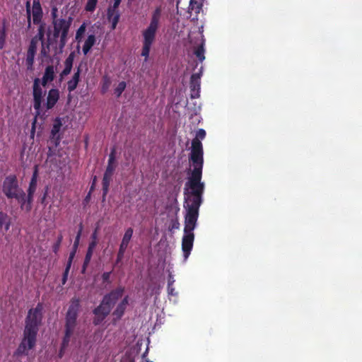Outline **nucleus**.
Here are the masks:
<instances>
[{
    "instance_id": "nucleus-1",
    "label": "nucleus",
    "mask_w": 362,
    "mask_h": 362,
    "mask_svg": "<svg viewBox=\"0 0 362 362\" xmlns=\"http://www.w3.org/2000/svg\"><path fill=\"white\" fill-rule=\"evenodd\" d=\"M205 136V130L199 129L196 133L195 138L192 141L189 161L193 165V170L184 188V194L186 197L185 202L189 201L186 206L184 235L182 238V250L185 259L189 257L193 247L194 240L193 231L197 226L199 210L202 203V195L204 191V184L201 182L204 165V151L200 140L204 139Z\"/></svg>"
},
{
    "instance_id": "nucleus-2",
    "label": "nucleus",
    "mask_w": 362,
    "mask_h": 362,
    "mask_svg": "<svg viewBox=\"0 0 362 362\" xmlns=\"http://www.w3.org/2000/svg\"><path fill=\"white\" fill-rule=\"evenodd\" d=\"M42 304L39 303L35 308L28 310L25 320L23 338L14 351L13 356H28L29 351L35 347L37 335L42 319Z\"/></svg>"
},
{
    "instance_id": "nucleus-3",
    "label": "nucleus",
    "mask_w": 362,
    "mask_h": 362,
    "mask_svg": "<svg viewBox=\"0 0 362 362\" xmlns=\"http://www.w3.org/2000/svg\"><path fill=\"white\" fill-rule=\"evenodd\" d=\"M51 18L53 30L50 37L56 43V51L62 53L69 39V32L74 18L67 15L59 16L57 6L51 8Z\"/></svg>"
},
{
    "instance_id": "nucleus-4",
    "label": "nucleus",
    "mask_w": 362,
    "mask_h": 362,
    "mask_svg": "<svg viewBox=\"0 0 362 362\" xmlns=\"http://www.w3.org/2000/svg\"><path fill=\"white\" fill-rule=\"evenodd\" d=\"M44 93L40 87V81L35 78L33 85V108L35 111V117L40 116L42 113L52 109L59 99V90L57 88H51L48 91L46 102L44 101Z\"/></svg>"
},
{
    "instance_id": "nucleus-5",
    "label": "nucleus",
    "mask_w": 362,
    "mask_h": 362,
    "mask_svg": "<svg viewBox=\"0 0 362 362\" xmlns=\"http://www.w3.org/2000/svg\"><path fill=\"white\" fill-rule=\"evenodd\" d=\"M161 13V6H160L156 7L152 13L149 25L142 31L143 45L141 55L145 57V62L148 60L151 46L156 40V33L159 28Z\"/></svg>"
},
{
    "instance_id": "nucleus-6",
    "label": "nucleus",
    "mask_w": 362,
    "mask_h": 362,
    "mask_svg": "<svg viewBox=\"0 0 362 362\" xmlns=\"http://www.w3.org/2000/svg\"><path fill=\"white\" fill-rule=\"evenodd\" d=\"M2 192L8 199H15L21 209L25 210V192L19 185L16 175H9L4 178L2 182Z\"/></svg>"
},
{
    "instance_id": "nucleus-7",
    "label": "nucleus",
    "mask_w": 362,
    "mask_h": 362,
    "mask_svg": "<svg viewBox=\"0 0 362 362\" xmlns=\"http://www.w3.org/2000/svg\"><path fill=\"white\" fill-rule=\"evenodd\" d=\"M37 176L38 171L37 167H35L34 172L33 173L31 180L29 183L28 189L27 190V194L25 193V210L26 211H30L32 209V203L33 202L34 194L37 189Z\"/></svg>"
},
{
    "instance_id": "nucleus-8",
    "label": "nucleus",
    "mask_w": 362,
    "mask_h": 362,
    "mask_svg": "<svg viewBox=\"0 0 362 362\" xmlns=\"http://www.w3.org/2000/svg\"><path fill=\"white\" fill-rule=\"evenodd\" d=\"M111 310L112 306L110 305L108 303L105 302V300L103 299L100 305L93 310V313L94 314V317L93 320V325H100L107 317V316L110 313Z\"/></svg>"
},
{
    "instance_id": "nucleus-9",
    "label": "nucleus",
    "mask_w": 362,
    "mask_h": 362,
    "mask_svg": "<svg viewBox=\"0 0 362 362\" xmlns=\"http://www.w3.org/2000/svg\"><path fill=\"white\" fill-rule=\"evenodd\" d=\"M39 41L35 38H32L27 51L25 64L28 70H33L35 62V57L37 52Z\"/></svg>"
},
{
    "instance_id": "nucleus-10",
    "label": "nucleus",
    "mask_w": 362,
    "mask_h": 362,
    "mask_svg": "<svg viewBox=\"0 0 362 362\" xmlns=\"http://www.w3.org/2000/svg\"><path fill=\"white\" fill-rule=\"evenodd\" d=\"M62 127V122L61 118L56 117L54 120V123L51 129L49 141L53 145L57 147L61 140V136L59 135L60 129Z\"/></svg>"
},
{
    "instance_id": "nucleus-11",
    "label": "nucleus",
    "mask_w": 362,
    "mask_h": 362,
    "mask_svg": "<svg viewBox=\"0 0 362 362\" xmlns=\"http://www.w3.org/2000/svg\"><path fill=\"white\" fill-rule=\"evenodd\" d=\"M124 292V287L119 286L115 289L112 290L110 293L105 294L103 299L105 302L108 303V304L112 307V305H114L116 302L122 298Z\"/></svg>"
},
{
    "instance_id": "nucleus-12",
    "label": "nucleus",
    "mask_w": 362,
    "mask_h": 362,
    "mask_svg": "<svg viewBox=\"0 0 362 362\" xmlns=\"http://www.w3.org/2000/svg\"><path fill=\"white\" fill-rule=\"evenodd\" d=\"M31 16L35 25H38L42 23L43 11L40 0H33Z\"/></svg>"
},
{
    "instance_id": "nucleus-13",
    "label": "nucleus",
    "mask_w": 362,
    "mask_h": 362,
    "mask_svg": "<svg viewBox=\"0 0 362 362\" xmlns=\"http://www.w3.org/2000/svg\"><path fill=\"white\" fill-rule=\"evenodd\" d=\"M129 304V296H126L120 303L117 305L116 308L112 313L113 322H115L119 320L124 314L127 307Z\"/></svg>"
},
{
    "instance_id": "nucleus-14",
    "label": "nucleus",
    "mask_w": 362,
    "mask_h": 362,
    "mask_svg": "<svg viewBox=\"0 0 362 362\" xmlns=\"http://www.w3.org/2000/svg\"><path fill=\"white\" fill-rule=\"evenodd\" d=\"M189 87L191 90V98H199L200 90V75L199 74H193L191 76Z\"/></svg>"
},
{
    "instance_id": "nucleus-15",
    "label": "nucleus",
    "mask_w": 362,
    "mask_h": 362,
    "mask_svg": "<svg viewBox=\"0 0 362 362\" xmlns=\"http://www.w3.org/2000/svg\"><path fill=\"white\" fill-rule=\"evenodd\" d=\"M81 65L80 64L74 72L71 79L67 82V90L69 93L74 91L80 81V74L81 73Z\"/></svg>"
},
{
    "instance_id": "nucleus-16",
    "label": "nucleus",
    "mask_w": 362,
    "mask_h": 362,
    "mask_svg": "<svg viewBox=\"0 0 362 362\" xmlns=\"http://www.w3.org/2000/svg\"><path fill=\"white\" fill-rule=\"evenodd\" d=\"M75 58V52H71L64 62V68L60 74V78L62 79L64 76L69 75L72 69L73 63Z\"/></svg>"
},
{
    "instance_id": "nucleus-17",
    "label": "nucleus",
    "mask_w": 362,
    "mask_h": 362,
    "mask_svg": "<svg viewBox=\"0 0 362 362\" xmlns=\"http://www.w3.org/2000/svg\"><path fill=\"white\" fill-rule=\"evenodd\" d=\"M55 76L54 68L52 65H49L46 67L44 75L42 78V85L45 87L48 82L54 80Z\"/></svg>"
},
{
    "instance_id": "nucleus-18",
    "label": "nucleus",
    "mask_w": 362,
    "mask_h": 362,
    "mask_svg": "<svg viewBox=\"0 0 362 362\" xmlns=\"http://www.w3.org/2000/svg\"><path fill=\"white\" fill-rule=\"evenodd\" d=\"M11 218L2 211L0 212V230L3 234L6 233L11 226Z\"/></svg>"
},
{
    "instance_id": "nucleus-19",
    "label": "nucleus",
    "mask_w": 362,
    "mask_h": 362,
    "mask_svg": "<svg viewBox=\"0 0 362 362\" xmlns=\"http://www.w3.org/2000/svg\"><path fill=\"white\" fill-rule=\"evenodd\" d=\"M134 233V230L132 228L129 227L125 230L124 234L122 237V241L119 244V246L124 248L127 249L129 245L131 242Z\"/></svg>"
},
{
    "instance_id": "nucleus-20",
    "label": "nucleus",
    "mask_w": 362,
    "mask_h": 362,
    "mask_svg": "<svg viewBox=\"0 0 362 362\" xmlns=\"http://www.w3.org/2000/svg\"><path fill=\"white\" fill-rule=\"evenodd\" d=\"M51 34H48V36H47V43L45 44V42H41L42 43V47H41V50H40V55L41 57H49V47L51 45H53L54 44H56L54 41V40H52V38H51L50 37Z\"/></svg>"
},
{
    "instance_id": "nucleus-21",
    "label": "nucleus",
    "mask_w": 362,
    "mask_h": 362,
    "mask_svg": "<svg viewBox=\"0 0 362 362\" xmlns=\"http://www.w3.org/2000/svg\"><path fill=\"white\" fill-rule=\"evenodd\" d=\"M202 7V3L197 0H190L188 7V13L190 16L194 14L196 16L199 13Z\"/></svg>"
},
{
    "instance_id": "nucleus-22",
    "label": "nucleus",
    "mask_w": 362,
    "mask_h": 362,
    "mask_svg": "<svg viewBox=\"0 0 362 362\" xmlns=\"http://www.w3.org/2000/svg\"><path fill=\"white\" fill-rule=\"evenodd\" d=\"M95 42L96 37L94 35H89L88 36L83 46V52L85 55H86L90 52Z\"/></svg>"
},
{
    "instance_id": "nucleus-23",
    "label": "nucleus",
    "mask_w": 362,
    "mask_h": 362,
    "mask_svg": "<svg viewBox=\"0 0 362 362\" xmlns=\"http://www.w3.org/2000/svg\"><path fill=\"white\" fill-rule=\"evenodd\" d=\"M77 313L67 312L66 315L65 327L75 329L76 325Z\"/></svg>"
},
{
    "instance_id": "nucleus-24",
    "label": "nucleus",
    "mask_w": 362,
    "mask_h": 362,
    "mask_svg": "<svg viewBox=\"0 0 362 362\" xmlns=\"http://www.w3.org/2000/svg\"><path fill=\"white\" fill-rule=\"evenodd\" d=\"M112 176L108 175H103L102 185H103V199L105 200L109 191L110 182L112 181Z\"/></svg>"
},
{
    "instance_id": "nucleus-25",
    "label": "nucleus",
    "mask_w": 362,
    "mask_h": 362,
    "mask_svg": "<svg viewBox=\"0 0 362 362\" xmlns=\"http://www.w3.org/2000/svg\"><path fill=\"white\" fill-rule=\"evenodd\" d=\"M74 329L65 327V334L62 342V349H66L70 341V338L73 334Z\"/></svg>"
},
{
    "instance_id": "nucleus-26",
    "label": "nucleus",
    "mask_w": 362,
    "mask_h": 362,
    "mask_svg": "<svg viewBox=\"0 0 362 362\" xmlns=\"http://www.w3.org/2000/svg\"><path fill=\"white\" fill-rule=\"evenodd\" d=\"M37 29V33L33 38H35L36 40L40 41L41 42H45V24L41 23L39 24Z\"/></svg>"
},
{
    "instance_id": "nucleus-27",
    "label": "nucleus",
    "mask_w": 362,
    "mask_h": 362,
    "mask_svg": "<svg viewBox=\"0 0 362 362\" xmlns=\"http://www.w3.org/2000/svg\"><path fill=\"white\" fill-rule=\"evenodd\" d=\"M79 307H80L79 300L77 298H73L71 301V304L69 307L67 312L78 314Z\"/></svg>"
},
{
    "instance_id": "nucleus-28",
    "label": "nucleus",
    "mask_w": 362,
    "mask_h": 362,
    "mask_svg": "<svg viewBox=\"0 0 362 362\" xmlns=\"http://www.w3.org/2000/svg\"><path fill=\"white\" fill-rule=\"evenodd\" d=\"M93 250H87V252H86V256H85V259H84V261H83V266H82V272L84 273L87 267L88 266L90 262V259H91V257L93 256Z\"/></svg>"
},
{
    "instance_id": "nucleus-29",
    "label": "nucleus",
    "mask_w": 362,
    "mask_h": 362,
    "mask_svg": "<svg viewBox=\"0 0 362 362\" xmlns=\"http://www.w3.org/2000/svg\"><path fill=\"white\" fill-rule=\"evenodd\" d=\"M194 54L200 62H203L205 59L204 45L198 46L194 50Z\"/></svg>"
},
{
    "instance_id": "nucleus-30",
    "label": "nucleus",
    "mask_w": 362,
    "mask_h": 362,
    "mask_svg": "<svg viewBox=\"0 0 362 362\" xmlns=\"http://www.w3.org/2000/svg\"><path fill=\"white\" fill-rule=\"evenodd\" d=\"M122 0H114V4H113V6L112 7H110L108 9H107V18L108 19H110L112 16L114 14V13L115 12V11H117V8L119 7L120 3H121Z\"/></svg>"
},
{
    "instance_id": "nucleus-31",
    "label": "nucleus",
    "mask_w": 362,
    "mask_h": 362,
    "mask_svg": "<svg viewBox=\"0 0 362 362\" xmlns=\"http://www.w3.org/2000/svg\"><path fill=\"white\" fill-rule=\"evenodd\" d=\"M6 30L5 25L4 24L1 28L0 29V49H2L6 43Z\"/></svg>"
},
{
    "instance_id": "nucleus-32",
    "label": "nucleus",
    "mask_w": 362,
    "mask_h": 362,
    "mask_svg": "<svg viewBox=\"0 0 362 362\" xmlns=\"http://www.w3.org/2000/svg\"><path fill=\"white\" fill-rule=\"evenodd\" d=\"M82 230H83V225L81 223L79 225L78 231L77 233V235L76 236V238H75V240H74V243L73 245V248H72L73 250L77 251V249H78V247L79 245L80 238H81V233H82Z\"/></svg>"
},
{
    "instance_id": "nucleus-33",
    "label": "nucleus",
    "mask_w": 362,
    "mask_h": 362,
    "mask_svg": "<svg viewBox=\"0 0 362 362\" xmlns=\"http://www.w3.org/2000/svg\"><path fill=\"white\" fill-rule=\"evenodd\" d=\"M98 0H88L85 10L88 12H93L95 10L96 5Z\"/></svg>"
},
{
    "instance_id": "nucleus-34",
    "label": "nucleus",
    "mask_w": 362,
    "mask_h": 362,
    "mask_svg": "<svg viewBox=\"0 0 362 362\" xmlns=\"http://www.w3.org/2000/svg\"><path fill=\"white\" fill-rule=\"evenodd\" d=\"M86 23H83L76 30V40L78 42H80L81 40L82 36L86 32Z\"/></svg>"
},
{
    "instance_id": "nucleus-35",
    "label": "nucleus",
    "mask_w": 362,
    "mask_h": 362,
    "mask_svg": "<svg viewBox=\"0 0 362 362\" xmlns=\"http://www.w3.org/2000/svg\"><path fill=\"white\" fill-rule=\"evenodd\" d=\"M126 83L124 81H121L119 83L116 88L115 89V94L117 98L120 97L123 91L126 88Z\"/></svg>"
},
{
    "instance_id": "nucleus-36",
    "label": "nucleus",
    "mask_w": 362,
    "mask_h": 362,
    "mask_svg": "<svg viewBox=\"0 0 362 362\" xmlns=\"http://www.w3.org/2000/svg\"><path fill=\"white\" fill-rule=\"evenodd\" d=\"M107 165H117L116 164V150L115 148L111 149L109 154Z\"/></svg>"
},
{
    "instance_id": "nucleus-37",
    "label": "nucleus",
    "mask_w": 362,
    "mask_h": 362,
    "mask_svg": "<svg viewBox=\"0 0 362 362\" xmlns=\"http://www.w3.org/2000/svg\"><path fill=\"white\" fill-rule=\"evenodd\" d=\"M120 18V14L118 11H115L111 18L109 19L112 21V29H115Z\"/></svg>"
},
{
    "instance_id": "nucleus-38",
    "label": "nucleus",
    "mask_w": 362,
    "mask_h": 362,
    "mask_svg": "<svg viewBox=\"0 0 362 362\" xmlns=\"http://www.w3.org/2000/svg\"><path fill=\"white\" fill-rule=\"evenodd\" d=\"M62 240H63L62 235H59L57 238L56 242L54 243V244L52 246V250L55 254H57L58 252L60 245L62 244Z\"/></svg>"
},
{
    "instance_id": "nucleus-39",
    "label": "nucleus",
    "mask_w": 362,
    "mask_h": 362,
    "mask_svg": "<svg viewBox=\"0 0 362 362\" xmlns=\"http://www.w3.org/2000/svg\"><path fill=\"white\" fill-rule=\"evenodd\" d=\"M175 280L171 275H169L168 282V292L170 295H174L173 292L175 288H173V283Z\"/></svg>"
},
{
    "instance_id": "nucleus-40",
    "label": "nucleus",
    "mask_w": 362,
    "mask_h": 362,
    "mask_svg": "<svg viewBox=\"0 0 362 362\" xmlns=\"http://www.w3.org/2000/svg\"><path fill=\"white\" fill-rule=\"evenodd\" d=\"M110 81L108 78V77L107 76H104L103 77V86H102V92H103V93H105L107 91V90L108 89V88L110 86Z\"/></svg>"
},
{
    "instance_id": "nucleus-41",
    "label": "nucleus",
    "mask_w": 362,
    "mask_h": 362,
    "mask_svg": "<svg viewBox=\"0 0 362 362\" xmlns=\"http://www.w3.org/2000/svg\"><path fill=\"white\" fill-rule=\"evenodd\" d=\"M117 165H107L104 174L113 176Z\"/></svg>"
},
{
    "instance_id": "nucleus-42",
    "label": "nucleus",
    "mask_w": 362,
    "mask_h": 362,
    "mask_svg": "<svg viewBox=\"0 0 362 362\" xmlns=\"http://www.w3.org/2000/svg\"><path fill=\"white\" fill-rule=\"evenodd\" d=\"M70 268L71 267H69V266H66V268H65V270L63 273V276H62V284L63 285H64L67 281V279H68V275H69V270H70Z\"/></svg>"
},
{
    "instance_id": "nucleus-43",
    "label": "nucleus",
    "mask_w": 362,
    "mask_h": 362,
    "mask_svg": "<svg viewBox=\"0 0 362 362\" xmlns=\"http://www.w3.org/2000/svg\"><path fill=\"white\" fill-rule=\"evenodd\" d=\"M127 250V249L119 246V250H118V252H117V257H118V259H123L124 256V253H125Z\"/></svg>"
},
{
    "instance_id": "nucleus-44",
    "label": "nucleus",
    "mask_w": 362,
    "mask_h": 362,
    "mask_svg": "<svg viewBox=\"0 0 362 362\" xmlns=\"http://www.w3.org/2000/svg\"><path fill=\"white\" fill-rule=\"evenodd\" d=\"M179 227H180V223H179L178 220L177 218L173 219L171 221L170 226V230L178 229Z\"/></svg>"
},
{
    "instance_id": "nucleus-45",
    "label": "nucleus",
    "mask_w": 362,
    "mask_h": 362,
    "mask_svg": "<svg viewBox=\"0 0 362 362\" xmlns=\"http://www.w3.org/2000/svg\"><path fill=\"white\" fill-rule=\"evenodd\" d=\"M76 251L73 250L70 252L69 259L66 263V266L71 267L72 264V261L76 255Z\"/></svg>"
},
{
    "instance_id": "nucleus-46",
    "label": "nucleus",
    "mask_w": 362,
    "mask_h": 362,
    "mask_svg": "<svg viewBox=\"0 0 362 362\" xmlns=\"http://www.w3.org/2000/svg\"><path fill=\"white\" fill-rule=\"evenodd\" d=\"M111 275V272H104L102 274V279L104 283H110V278Z\"/></svg>"
},
{
    "instance_id": "nucleus-47",
    "label": "nucleus",
    "mask_w": 362,
    "mask_h": 362,
    "mask_svg": "<svg viewBox=\"0 0 362 362\" xmlns=\"http://www.w3.org/2000/svg\"><path fill=\"white\" fill-rule=\"evenodd\" d=\"M98 244V242L97 241H95V240H91L89 244H88V250H93L94 251L96 245Z\"/></svg>"
},
{
    "instance_id": "nucleus-48",
    "label": "nucleus",
    "mask_w": 362,
    "mask_h": 362,
    "mask_svg": "<svg viewBox=\"0 0 362 362\" xmlns=\"http://www.w3.org/2000/svg\"><path fill=\"white\" fill-rule=\"evenodd\" d=\"M26 14L27 16L31 15V8L30 1H27L25 4Z\"/></svg>"
},
{
    "instance_id": "nucleus-49",
    "label": "nucleus",
    "mask_w": 362,
    "mask_h": 362,
    "mask_svg": "<svg viewBox=\"0 0 362 362\" xmlns=\"http://www.w3.org/2000/svg\"><path fill=\"white\" fill-rule=\"evenodd\" d=\"M27 19H28L27 28L29 30L31 28V15L27 16Z\"/></svg>"
},
{
    "instance_id": "nucleus-50",
    "label": "nucleus",
    "mask_w": 362,
    "mask_h": 362,
    "mask_svg": "<svg viewBox=\"0 0 362 362\" xmlns=\"http://www.w3.org/2000/svg\"><path fill=\"white\" fill-rule=\"evenodd\" d=\"M91 240L97 241V229L91 235Z\"/></svg>"
},
{
    "instance_id": "nucleus-51",
    "label": "nucleus",
    "mask_w": 362,
    "mask_h": 362,
    "mask_svg": "<svg viewBox=\"0 0 362 362\" xmlns=\"http://www.w3.org/2000/svg\"><path fill=\"white\" fill-rule=\"evenodd\" d=\"M90 194H91V193H90V192H88V194L86 195V197H85V199H84V202H85L86 203H88V202H89V200H90Z\"/></svg>"
},
{
    "instance_id": "nucleus-52",
    "label": "nucleus",
    "mask_w": 362,
    "mask_h": 362,
    "mask_svg": "<svg viewBox=\"0 0 362 362\" xmlns=\"http://www.w3.org/2000/svg\"><path fill=\"white\" fill-rule=\"evenodd\" d=\"M95 180H96V177L95 176L94 178H93V184H92V185L90 187V192L94 189Z\"/></svg>"
},
{
    "instance_id": "nucleus-53",
    "label": "nucleus",
    "mask_w": 362,
    "mask_h": 362,
    "mask_svg": "<svg viewBox=\"0 0 362 362\" xmlns=\"http://www.w3.org/2000/svg\"><path fill=\"white\" fill-rule=\"evenodd\" d=\"M122 261V259H118V257H117L115 262V265L119 264Z\"/></svg>"
},
{
    "instance_id": "nucleus-54",
    "label": "nucleus",
    "mask_w": 362,
    "mask_h": 362,
    "mask_svg": "<svg viewBox=\"0 0 362 362\" xmlns=\"http://www.w3.org/2000/svg\"><path fill=\"white\" fill-rule=\"evenodd\" d=\"M46 196H47V192L45 193V194H44V196H43V197H42V202H44V200H45V198H46Z\"/></svg>"
}]
</instances>
